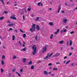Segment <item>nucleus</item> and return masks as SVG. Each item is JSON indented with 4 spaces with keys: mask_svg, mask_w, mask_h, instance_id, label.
Here are the masks:
<instances>
[{
    "mask_svg": "<svg viewBox=\"0 0 77 77\" xmlns=\"http://www.w3.org/2000/svg\"><path fill=\"white\" fill-rule=\"evenodd\" d=\"M53 70H54V71H56V70H57V68H54Z\"/></svg>",
    "mask_w": 77,
    "mask_h": 77,
    "instance_id": "obj_23",
    "label": "nucleus"
},
{
    "mask_svg": "<svg viewBox=\"0 0 77 77\" xmlns=\"http://www.w3.org/2000/svg\"><path fill=\"white\" fill-rule=\"evenodd\" d=\"M18 76H19V77H21V75H20V74L19 73L18 74Z\"/></svg>",
    "mask_w": 77,
    "mask_h": 77,
    "instance_id": "obj_53",
    "label": "nucleus"
},
{
    "mask_svg": "<svg viewBox=\"0 0 77 77\" xmlns=\"http://www.w3.org/2000/svg\"><path fill=\"white\" fill-rule=\"evenodd\" d=\"M74 33V31H72L70 32V34H72V33Z\"/></svg>",
    "mask_w": 77,
    "mask_h": 77,
    "instance_id": "obj_38",
    "label": "nucleus"
},
{
    "mask_svg": "<svg viewBox=\"0 0 77 77\" xmlns=\"http://www.w3.org/2000/svg\"><path fill=\"white\" fill-rule=\"evenodd\" d=\"M15 36H14V35L12 36V39L13 41H14V40H15Z\"/></svg>",
    "mask_w": 77,
    "mask_h": 77,
    "instance_id": "obj_16",
    "label": "nucleus"
},
{
    "mask_svg": "<svg viewBox=\"0 0 77 77\" xmlns=\"http://www.w3.org/2000/svg\"><path fill=\"white\" fill-rule=\"evenodd\" d=\"M51 65H52V64L51 63H50L48 65L49 66H51Z\"/></svg>",
    "mask_w": 77,
    "mask_h": 77,
    "instance_id": "obj_43",
    "label": "nucleus"
},
{
    "mask_svg": "<svg viewBox=\"0 0 77 77\" xmlns=\"http://www.w3.org/2000/svg\"><path fill=\"white\" fill-rule=\"evenodd\" d=\"M36 25L35 24H33L31 27V28L30 29V30L31 31V32L33 33L35 31V27Z\"/></svg>",
    "mask_w": 77,
    "mask_h": 77,
    "instance_id": "obj_2",
    "label": "nucleus"
},
{
    "mask_svg": "<svg viewBox=\"0 0 77 77\" xmlns=\"http://www.w3.org/2000/svg\"><path fill=\"white\" fill-rule=\"evenodd\" d=\"M11 18L13 19V20H17V18L11 16Z\"/></svg>",
    "mask_w": 77,
    "mask_h": 77,
    "instance_id": "obj_11",
    "label": "nucleus"
},
{
    "mask_svg": "<svg viewBox=\"0 0 77 77\" xmlns=\"http://www.w3.org/2000/svg\"><path fill=\"white\" fill-rule=\"evenodd\" d=\"M2 65H4V61L3 60H2Z\"/></svg>",
    "mask_w": 77,
    "mask_h": 77,
    "instance_id": "obj_37",
    "label": "nucleus"
},
{
    "mask_svg": "<svg viewBox=\"0 0 77 77\" xmlns=\"http://www.w3.org/2000/svg\"><path fill=\"white\" fill-rule=\"evenodd\" d=\"M44 74H45L46 75H48V72H47V71L46 70L44 71Z\"/></svg>",
    "mask_w": 77,
    "mask_h": 77,
    "instance_id": "obj_8",
    "label": "nucleus"
},
{
    "mask_svg": "<svg viewBox=\"0 0 77 77\" xmlns=\"http://www.w3.org/2000/svg\"><path fill=\"white\" fill-rule=\"evenodd\" d=\"M29 65H32V61H30L29 63H28Z\"/></svg>",
    "mask_w": 77,
    "mask_h": 77,
    "instance_id": "obj_21",
    "label": "nucleus"
},
{
    "mask_svg": "<svg viewBox=\"0 0 77 77\" xmlns=\"http://www.w3.org/2000/svg\"><path fill=\"white\" fill-rule=\"evenodd\" d=\"M3 19H4V17H0V20H2Z\"/></svg>",
    "mask_w": 77,
    "mask_h": 77,
    "instance_id": "obj_22",
    "label": "nucleus"
},
{
    "mask_svg": "<svg viewBox=\"0 0 77 77\" xmlns=\"http://www.w3.org/2000/svg\"><path fill=\"white\" fill-rule=\"evenodd\" d=\"M10 2V1H9L8 2H7V5H8L9 3Z\"/></svg>",
    "mask_w": 77,
    "mask_h": 77,
    "instance_id": "obj_52",
    "label": "nucleus"
},
{
    "mask_svg": "<svg viewBox=\"0 0 77 77\" xmlns=\"http://www.w3.org/2000/svg\"><path fill=\"white\" fill-rule=\"evenodd\" d=\"M40 5H41V3L39 2L38 3V6H40Z\"/></svg>",
    "mask_w": 77,
    "mask_h": 77,
    "instance_id": "obj_41",
    "label": "nucleus"
},
{
    "mask_svg": "<svg viewBox=\"0 0 77 77\" xmlns=\"http://www.w3.org/2000/svg\"><path fill=\"white\" fill-rule=\"evenodd\" d=\"M71 49H72V50H73L74 49V48H72V47H71Z\"/></svg>",
    "mask_w": 77,
    "mask_h": 77,
    "instance_id": "obj_56",
    "label": "nucleus"
},
{
    "mask_svg": "<svg viewBox=\"0 0 77 77\" xmlns=\"http://www.w3.org/2000/svg\"><path fill=\"white\" fill-rule=\"evenodd\" d=\"M52 69V67H49V69Z\"/></svg>",
    "mask_w": 77,
    "mask_h": 77,
    "instance_id": "obj_55",
    "label": "nucleus"
},
{
    "mask_svg": "<svg viewBox=\"0 0 77 77\" xmlns=\"http://www.w3.org/2000/svg\"><path fill=\"white\" fill-rule=\"evenodd\" d=\"M4 13L5 14H8V12H7V11H5Z\"/></svg>",
    "mask_w": 77,
    "mask_h": 77,
    "instance_id": "obj_51",
    "label": "nucleus"
},
{
    "mask_svg": "<svg viewBox=\"0 0 77 77\" xmlns=\"http://www.w3.org/2000/svg\"><path fill=\"white\" fill-rule=\"evenodd\" d=\"M49 25H50L51 26H53V23L52 22H50L49 23Z\"/></svg>",
    "mask_w": 77,
    "mask_h": 77,
    "instance_id": "obj_19",
    "label": "nucleus"
},
{
    "mask_svg": "<svg viewBox=\"0 0 77 77\" xmlns=\"http://www.w3.org/2000/svg\"><path fill=\"white\" fill-rule=\"evenodd\" d=\"M2 59H3V60H4V59H5V55H3L2 56Z\"/></svg>",
    "mask_w": 77,
    "mask_h": 77,
    "instance_id": "obj_18",
    "label": "nucleus"
},
{
    "mask_svg": "<svg viewBox=\"0 0 77 77\" xmlns=\"http://www.w3.org/2000/svg\"><path fill=\"white\" fill-rule=\"evenodd\" d=\"M41 61H39L38 62V63H39V62H41Z\"/></svg>",
    "mask_w": 77,
    "mask_h": 77,
    "instance_id": "obj_59",
    "label": "nucleus"
},
{
    "mask_svg": "<svg viewBox=\"0 0 77 77\" xmlns=\"http://www.w3.org/2000/svg\"><path fill=\"white\" fill-rule=\"evenodd\" d=\"M70 45H72V41L71 40L70 41Z\"/></svg>",
    "mask_w": 77,
    "mask_h": 77,
    "instance_id": "obj_30",
    "label": "nucleus"
},
{
    "mask_svg": "<svg viewBox=\"0 0 77 77\" xmlns=\"http://www.w3.org/2000/svg\"><path fill=\"white\" fill-rule=\"evenodd\" d=\"M71 62L70 60H69L68 61H67V62L66 63V64L67 65V64H68V63H69V62Z\"/></svg>",
    "mask_w": 77,
    "mask_h": 77,
    "instance_id": "obj_28",
    "label": "nucleus"
},
{
    "mask_svg": "<svg viewBox=\"0 0 77 77\" xmlns=\"http://www.w3.org/2000/svg\"><path fill=\"white\" fill-rule=\"evenodd\" d=\"M60 9H61V7L60 6L58 8V10L57 11L58 13H59V12Z\"/></svg>",
    "mask_w": 77,
    "mask_h": 77,
    "instance_id": "obj_9",
    "label": "nucleus"
},
{
    "mask_svg": "<svg viewBox=\"0 0 77 77\" xmlns=\"http://www.w3.org/2000/svg\"><path fill=\"white\" fill-rule=\"evenodd\" d=\"M66 58H67V57L66 56L64 57V59H66Z\"/></svg>",
    "mask_w": 77,
    "mask_h": 77,
    "instance_id": "obj_54",
    "label": "nucleus"
},
{
    "mask_svg": "<svg viewBox=\"0 0 77 77\" xmlns=\"http://www.w3.org/2000/svg\"><path fill=\"white\" fill-rule=\"evenodd\" d=\"M65 5L66 6H67L68 5L67 4H66V3H65Z\"/></svg>",
    "mask_w": 77,
    "mask_h": 77,
    "instance_id": "obj_61",
    "label": "nucleus"
},
{
    "mask_svg": "<svg viewBox=\"0 0 77 77\" xmlns=\"http://www.w3.org/2000/svg\"><path fill=\"white\" fill-rule=\"evenodd\" d=\"M37 38H38V35H37L35 38V40H36V41H37Z\"/></svg>",
    "mask_w": 77,
    "mask_h": 77,
    "instance_id": "obj_35",
    "label": "nucleus"
},
{
    "mask_svg": "<svg viewBox=\"0 0 77 77\" xmlns=\"http://www.w3.org/2000/svg\"><path fill=\"white\" fill-rule=\"evenodd\" d=\"M26 34H23V37L24 38H26Z\"/></svg>",
    "mask_w": 77,
    "mask_h": 77,
    "instance_id": "obj_20",
    "label": "nucleus"
},
{
    "mask_svg": "<svg viewBox=\"0 0 77 77\" xmlns=\"http://www.w3.org/2000/svg\"><path fill=\"white\" fill-rule=\"evenodd\" d=\"M23 20H25V18L24 17V16L23 15Z\"/></svg>",
    "mask_w": 77,
    "mask_h": 77,
    "instance_id": "obj_50",
    "label": "nucleus"
},
{
    "mask_svg": "<svg viewBox=\"0 0 77 77\" xmlns=\"http://www.w3.org/2000/svg\"><path fill=\"white\" fill-rule=\"evenodd\" d=\"M17 58V57L16 56H14L13 58V59H15Z\"/></svg>",
    "mask_w": 77,
    "mask_h": 77,
    "instance_id": "obj_29",
    "label": "nucleus"
},
{
    "mask_svg": "<svg viewBox=\"0 0 77 77\" xmlns=\"http://www.w3.org/2000/svg\"><path fill=\"white\" fill-rule=\"evenodd\" d=\"M53 53H52L51 54H50V55L49 56V57H51V56H52L53 55Z\"/></svg>",
    "mask_w": 77,
    "mask_h": 77,
    "instance_id": "obj_25",
    "label": "nucleus"
},
{
    "mask_svg": "<svg viewBox=\"0 0 77 77\" xmlns=\"http://www.w3.org/2000/svg\"><path fill=\"white\" fill-rule=\"evenodd\" d=\"M13 72H15V69H14L12 70Z\"/></svg>",
    "mask_w": 77,
    "mask_h": 77,
    "instance_id": "obj_44",
    "label": "nucleus"
},
{
    "mask_svg": "<svg viewBox=\"0 0 77 77\" xmlns=\"http://www.w3.org/2000/svg\"><path fill=\"white\" fill-rule=\"evenodd\" d=\"M68 42H67V45H68V43H69Z\"/></svg>",
    "mask_w": 77,
    "mask_h": 77,
    "instance_id": "obj_62",
    "label": "nucleus"
},
{
    "mask_svg": "<svg viewBox=\"0 0 77 77\" xmlns=\"http://www.w3.org/2000/svg\"><path fill=\"white\" fill-rule=\"evenodd\" d=\"M30 10H31V9L30 8H28L27 9V10L28 11H30Z\"/></svg>",
    "mask_w": 77,
    "mask_h": 77,
    "instance_id": "obj_36",
    "label": "nucleus"
},
{
    "mask_svg": "<svg viewBox=\"0 0 77 77\" xmlns=\"http://www.w3.org/2000/svg\"><path fill=\"white\" fill-rule=\"evenodd\" d=\"M26 62V58H24L23 59V63H25Z\"/></svg>",
    "mask_w": 77,
    "mask_h": 77,
    "instance_id": "obj_13",
    "label": "nucleus"
},
{
    "mask_svg": "<svg viewBox=\"0 0 77 77\" xmlns=\"http://www.w3.org/2000/svg\"><path fill=\"white\" fill-rule=\"evenodd\" d=\"M26 48H22L20 49V51H26Z\"/></svg>",
    "mask_w": 77,
    "mask_h": 77,
    "instance_id": "obj_6",
    "label": "nucleus"
},
{
    "mask_svg": "<svg viewBox=\"0 0 77 77\" xmlns=\"http://www.w3.org/2000/svg\"><path fill=\"white\" fill-rule=\"evenodd\" d=\"M36 28L37 30H39V26H36Z\"/></svg>",
    "mask_w": 77,
    "mask_h": 77,
    "instance_id": "obj_17",
    "label": "nucleus"
},
{
    "mask_svg": "<svg viewBox=\"0 0 77 77\" xmlns=\"http://www.w3.org/2000/svg\"><path fill=\"white\" fill-rule=\"evenodd\" d=\"M53 35L51 34L50 38L51 39H52V38H53Z\"/></svg>",
    "mask_w": 77,
    "mask_h": 77,
    "instance_id": "obj_26",
    "label": "nucleus"
},
{
    "mask_svg": "<svg viewBox=\"0 0 77 77\" xmlns=\"http://www.w3.org/2000/svg\"><path fill=\"white\" fill-rule=\"evenodd\" d=\"M43 51H42V53H44V51H47V47H44L43 48Z\"/></svg>",
    "mask_w": 77,
    "mask_h": 77,
    "instance_id": "obj_4",
    "label": "nucleus"
},
{
    "mask_svg": "<svg viewBox=\"0 0 77 77\" xmlns=\"http://www.w3.org/2000/svg\"><path fill=\"white\" fill-rule=\"evenodd\" d=\"M54 75V74H52L51 75V76Z\"/></svg>",
    "mask_w": 77,
    "mask_h": 77,
    "instance_id": "obj_64",
    "label": "nucleus"
},
{
    "mask_svg": "<svg viewBox=\"0 0 77 77\" xmlns=\"http://www.w3.org/2000/svg\"><path fill=\"white\" fill-rule=\"evenodd\" d=\"M71 54H72V53H70L69 54V56H71Z\"/></svg>",
    "mask_w": 77,
    "mask_h": 77,
    "instance_id": "obj_57",
    "label": "nucleus"
},
{
    "mask_svg": "<svg viewBox=\"0 0 77 77\" xmlns=\"http://www.w3.org/2000/svg\"><path fill=\"white\" fill-rule=\"evenodd\" d=\"M2 47H3V48H4V49H6V47H5V46H3Z\"/></svg>",
    "mask_w": 77,
    "mask_h": 77,
    "instance_id": "obj_47",
    "label": "nucleus"
},
{
    "mask_svg": "<svg viewBox=\"0 0 77 77\" xmlns=\"http://www.w3.org/2000/svg\"><path fill=\"white\" fill-rule=\"evenodd\" d=\"M13 30V29L12 28H10L9 29V31H12Z\"/></svg>",
    "mask_w": 77,
    "mask_h": 77,
    "instance_id": "obj_32",
    "label": "nucleus"
},
{
    "mask_svg": "<svg viewBox=\"0 0 77 77\" xmlns=\"http://www.w3.org/2000/svg\"><path fill=\"white\" fill-rule=\"evenodd\" d=\"M67 30L66 29H65L63 30H61V33H62V32H66Z\"/></svg>",
    "mask_w": 77,
    "mask_h": 77,
    "instance_id": "obj_14",
    "label": "nucleus"
},
{
    "mask_svg": "<svg viewBox=\"0 0 77 77\" xmlns=\"http://www.w3.org/2000/svg\"><path fill=\"white\" fill-rule=\"evenodd\" d=\"M64 42V41H63L62 40L59 42V43H60V44H63V43Z\"/></svg>",
    "mask_w": 77,
    "mask_h": 77,
    "instance_id": "obj_15",
    "label": "nucleus"
},
{
    "mask_svg": "<svg viewBox=\"0 0 77 77\" xmlns=\"http://www.w3.org/2000/svg\"><path fill=\"white\" fill-rule=\"evenodd\" d=\"M71 65L72 66H74V64L73 63H71Z\"/></svg>",
    "mask_w": 77,
    "mask_h": 77,
    "instance_id": "obj_58",
    "label": "nucleus"
},
{
    "mask_svg": "<svg viewBox=\"0 0 77 77\" xmlns=\"http://www.w3.org/2000/svg\"><path fill=\"white\" fill-rule=\"evenodd\" d=\"M20 31L22 32V33H24V32L23 31V30H22L21 29H20Z\"/></svg>",
    "mask_w": 77,
    "mask_h": 77,
    "instance_id": "obj_39",
    "label": "nucleus"
},
{
    "mask_svg": "<svg viewBox=\"0 0 77 77\" xmlns=\"http://www.w3.org/2000/svg\"><path fill=\"white\" fill-rule=\"evenodd\" d=\"M0 1H1L2 3V4L3 5H4L5 4V3H4V1H3V0H0Z\"/></svg>",
    "mask_w": 77,
    "mask_h": 77,
    "instance_id": "obj_27",
    "label": "nucleus"
},
{
    "mask_svg": "<svg viewBox=\"0 0 77 77\" xmlns=\"http://www.w3.org/2000/svg\"><path fill=\"white\" fill-rule=\"evenodd\" d=\"M14 23H11V24H10L8 25V26L9 27H11V26H14Z\"/></svg>",
    "mask_w": 77,
    "mask_h": 77,
    "instance_id": "obj_12",
    "label": "nucleus"
},
{
    "mask_svg": "<svg viewBox=\"0 0 77 77\" xmlns=\"http://www.w3.org/2000/svg\"><path fill=\"white\" fill-rule=\"evenodd\" d=\"M39 17H37V18L36 19V21H38V20L39 19Z\"/></svg>",
    "mask_w": 77,
    "mask_h": 77,
    "instance_id": "obj_33",
    "label": "nucleus"
},
{
    "mask_svg": "<svg viewBox=\"0 0 77 77\" xmlns=\"http://www.w3.org/2000/svg\"><path fill=\"white\" fill-rule=\"evenodd\" d=\"M60 56V53L57 52L54 56V57H57L58 56Z\"/></svg>",
    "mask_w": 77,
    "mask_h": 77,
    "instance_id": "obj_5",
    "label": "nucleus"
},
{
    "mask_svg": "<svg viewBox=\"0 0 77 77\" xmlns=\"http://www.w3.org/2000/svg\"><path fill=\"white\" fill-rule=\"evenodd\" d=\"M20 71L21 72H23V69H22L20 70Z\"/></svg>",
    "mask_w": 77,
    "mask_h": 77,
    "instance_id": "obj_31",
    "label": "nucleus"
},
{
    "mask_svg": "<svg viewBox=\"0 0 77 77\" xmlns=\"http://www.w3.org/2000/svg\"><path fill=\"white\" fill-rule=\"evenodd\" d=\"M32 50H33V51H32V54L33 55H35V54L36 53V51L37 50L36 49V45H33L32 46Z\"/></svg>",
    "mask_w": 77,
    "mask_h": 77,
    "instance_id": "obj_1",
    "label": "nucleus"
},
{
    "mask_svg": "<svg viewBox=\"0 0 77 77\" xmlns=\"http://www.w3.org/2000/svg\"><path fill=\"white\" fill-rule=\"evenodd\" d=\"M23 47H25V45L23 44Z\"/></svg>",
    "mask_w": 77,
    "mask_h": 77,
    "instance_id": "obj_60",
    "label": "nucleus"
},
{
    "mask_svg": "<svg viewBox=\"0 0 77 77\" xmlns=\"http://www.w3.org/2000/svg\"><path fill=\"white\" fill-rule=\"evenodd\" d=\"M61 12L62 13V14H64V13H65V11H62Z\"/></svg>",
    "mask_w": 77,
    "mask_h": 77,
    "instance_id": "obj_40",
    "label": "nucleus"
},
{
    "mask_svg": "<svg viewBox=\"0 0 77 77\" xmlns=\"http://www.w3.org/2000/svg\"><path fill=\"white\" fill-rule=\"evenodd\" d=\"M1 72L2 73H3V72H4V71H5V70H3V68H1Z\"/></svg>",
    "mask_w": 77,
    "mask_h": 77,
    "instance_id": "obj_24",
    "label": "nucleus"
},
{
    "mask_svg": "<svg viewBox=\"0 0 77 77\" xmlns=\"http://www.w3.org/2000/svg\"><path fill=\"white\" fill-rule=\"evenodd\" d=\"M30 15H31V17H33V14H31Z\"/></svg>",
    "mask_w": 77,
    "mask_h": 77,
    "instance_id": "obj_46",
    "label": "nucleus"
},
{
    "mask_svg": "<svg viewBox=\"0 0 77 77\" xmlns=\"http://www.w3.org/2000/svg\"><path fill=\"white\" fill-rule=\"evenodd\" d=\"M54 33L55 35H57V32H55Z\"/></svg>",
    "mask_w": 77,
    "mask_h": 77,
    "instance_id": "obj_48",
    "label": "nucleus"
},
{
    "mask_svg": "<svg viewBox=\"0 0 77 77\" xmlns=\"http://www.w3.org/2000/svg\"><path fill=\"white\" fill-rule=\"evenodd\" d=\"M48 74H51V72H50Z\"/></svg>",
    "mask_w": 77,
    "mask_h": 77,
    "instance_id": "obj_63",
    "label": "nucleus"
},
{
    "mask_svg": "<svg viewBox=\"0 0 77 77\" xmlns=\"http://www.w3.org/2000/svg\"><path fill=\"white\" fill-rule=\"evenodd\" d=\"M34 68V66H32L31 67V69H33Z\"/></svg>",
    "mask_w": 77,
    "mask_h": 77,
    "instance_id": "obj_34",
    "label": "nucleus"
},
{
    "mask_svg": "<svg viewBox=\"0 0 77 77\" xmlns=\"http://www.w3.org/2000/svg\"><path fill=\"white\" fill-rule=\"evenodd\" d=\"M49 56V54L48 53L47 54V56L45 57V58H44V59H47L48 57Z\"/></svg>",
    "mask_w": 77,
    "mask_h": 77,
    "instance_id": "obj_7",
    "label": "nucleus"
},
{
    "mask_svg": "<svg viewBox=\"0 0 77 77\" xmlns=\"http://www.w3.org/2000/svg\"><path fill=\"white\" fill-rule=\"evenodd\" d=\"M67 20H67V19L66 18L63 19V23H64V24H66V23H67Z\"/></svg>",
    "mask_w": 77,
    "mask_h": 77,
    "instance_id": "obj_3",
    "label": "nucleus"
},
{
    "mask_svg": "<svg viewBox=\"0 0 77 77\" xmlns=\"http://www.w3.org/2000/svg\"><path fill=\"white\" fill-rule=\"evenodd\" d=\"M56 64L58 65V64H60V62L56 63Z\"/></svg>",
    "mask_w": 77,
    "mask_h": 77,
    "instance_id": "obj_45",
    "label": "nucleus"
},
{
    "mask_svg": "<svg viewBox=\"0 0 77 77\" xmlns=\"http://www.w3.org/2000/svg\"><path fill=\"white\" fill-rule=\"evenodd\" d=\"M14 31H15V32H16V33H17V29H15V30H14Z\"/></svg>",
    "mask_w": 77,
    "mask_h": 77,
    "instance_id": "obj_49",
    "label": "nucleus"
},
{
    "mask_svg": "<svg viewBox=\"0 0 77 77\" xmlns=\"http://www.w3.org/2000/svg\"><path fill=\"white\" fill-rule=\"evenodd\" d=\"M59 29H57V33H59Z\"/></svg>",
    "mask_w": 77,
    "mask_h": 77,
    "instance_id": "obj_42",
    "label": "nucleus"
},
{
    "mask_svg": "<svg viewBox=\"0 0 77 77\" xmlns=\"http://www.w3.org/2000/svg\"><path fill=\"white\" fill-rule=\"evenodd\" d=\"M60 9H61V7L60 6L58 8V10L57 11L58 13H59V12Z\"/></svg>",
    "mask_w": 77,
    "mask_h": 77,
    "instance_id": "obj_10",
    "label": "nucleus"
}]
</instances>
